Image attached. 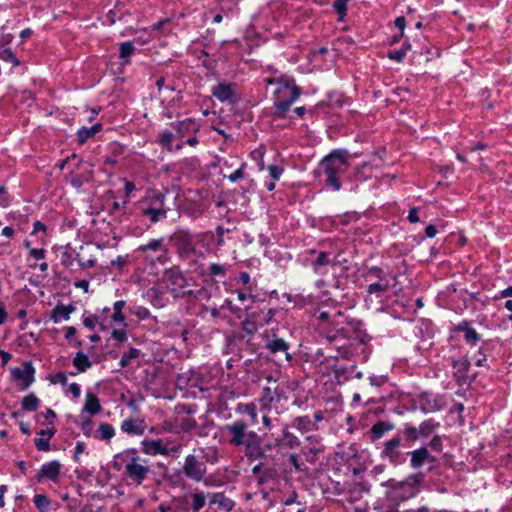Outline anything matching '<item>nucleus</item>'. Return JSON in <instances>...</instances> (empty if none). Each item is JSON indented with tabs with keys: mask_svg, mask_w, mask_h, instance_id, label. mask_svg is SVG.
Segmentation results:
<instances>
[{
	"mask_svg": "<svg viewBox=\"0 0 512 512\" xmlns=\"http://www.w3.org/2000/svg\"><path fill=\"white\" fill-rule=\"evenodd\" d=\"M140 213L143 217L148 218L152 224L167 217L168 210L165 208V195L162 193L148 196L140 202Z\"/></svg>",
	"mask_w": 512,
	"mask_h": 512,
	"instance_id": "obj_7",
	"label": "nucleus"
},
{
	"mask_svg": "<svg viewBox=\"0 0 512 512\" xmlns=\"http://www.w3.org/2000/svg\"><path fill=\"white\" fill-rule=\"evenodd\" d=\"M329 325L333 326V329L326 333V339L330 342L335 341L338 337H345L346 330L343 327H338V323L334 321L330 322Z\"/></svg>",
	"mask_w": 512,
	"mask_h": 512,
	"instance_id": "obj_49",
	"label": "nucleus"
},
{
	"mask_svg": "<svg viewBox=\"0 0 512 512\" xmlns=\"http://www.w3.org/2000/svg\"><path fill=\"white\" fill-rule=\"evenodd\" d=\"M191 499L193 512H199L205 506L206 496L203 492L197 491L191 494Z\"/></svg>",
	"mask_w": 512,
	"mask_h": 512,
	"instance_id": "obj_46",
	"label": "nucleus"
},
{
	"mask_svg": "<svg viewBox=\"0 0 512 512\" xmlns=\"http://www.w3.org/2000/svg\"><path fill=\"white\" fill-rule=\"evenodd\" d=\"M395 425L388 421H378L370 429V438L373 442L380 440L384 435L394 430Z\"/></svg>",
	"mask_w": 512,
	"mask_h": 512,
	"instance_id": "obj_30",
	"label": "nucleus"
},
{
	"mask_svg": "<svg viewBox=\"0 0 512 512\" xmlns=\"http://www.w3.org/2000/svg\"><path fill=\"white\" fill-rule=\"evenodd\" d=\"M319 168L325 177L326 186L333 191H339L342 187L341 177L349 168L348 151L333 150L320 161Z\"/></svg>",
	"mask_w": 512,
	"mask_h": 512,
	"instance_id": "obj_4",
	"label": "nucleus"
},
{
	"mask_svg": "<svg viewBox=\"0 0 512 512\" xmlns=\"http://www.w3.org/2000/svg\"><path fill=\"white\" fill-rule=\"evenodd\" d=\"M83 324L86 328L94 330L98 325L102 330L108 329V320L102 315H89L84 317Z\"/></svg>",
	"mask_w": 512,
	"mask_h": 512,
	"instance_id": "obj_36",
	"label": "nucleus"
},
{
	"mask_svg": "<svg viewBox=\"0 0 512 512\" xmlns=\"http://www.w3.org/2000/svg\"><path fill=\"white\" fill-rule=\"evenodd\" d=\"M245 168L246 163H241L240 167L228 176L229 181L235 183L238 180L242 179L244 177Z\"/></svg>",
	"mask_w": 512,
	"mask_h": 512,
	"instance_id": "obj_58",
	"label": "nucleus"
},
{
	"mask_svg": "<svg viewBox=\"0 0 512 512\" xmlns=\"http://www.w3.org/2000/svg\"><path fill=\"white\" fill-rule=\"evenodd\" d=\"M276 441L278 444L291 449L300 446L299 438L293 433H291L287 427L283 429L281 437L278 438Z\"/></svg>",
	"mask_w": 512,
	"mask_h": 512,
	"instance_id": "obj_38",
	"label": "nucleus"
},
{
	"mask_svg": "<svg viewBox=\"0 0 512 512\" xmlns=\"http://www.w3.org/2000/svg\"><path fill=\"white\" fill-rule=\"evenodd\" d=\"M142 451L148 455H169L170 451L166 445L163 444L161 439L148 440L145 439L141 442Z\"/></svg>",
	"mask_w": 512,
	"mask_h": 512,
	"instance_id": "obj_23",
	"label": "nucleus"
},
{
	"mask_svg": "<svg viewBox=\"0 0 512 512\" xmlns=\"http://www.w3.org/2000/svg\"><path fill=\"white\" fill-rule=\"evenodd\" d=\"M349 0H335L333 3V8L335 12L339 15V19L343 20L347 14V3Z\"/></svg>",
	"mask_w": 512,
	"mask_h": 512,
	"instance_id": "obj_55",
	"label": "nucleus"
},
{
	"mask_svg": "<svg viewBox=\"0 0 512 512\" xmlns=\"http://www.w3.org/2000/svg\"><path fill=\"white\" fill-rule=\"evenodd\" d=\"M171 240L180 257L190 258L197 255L198 248L203 242V235L186 230H178L172 235Z\"/></svg>",
	"mask_w": 512,
	"mask_h": 512,
	"instance_id": "obj_6",
	"label": "nucleus"
},
{
	"mask_svg": "<svg viewBox=\"0 0 512 512\" xmlns=\"http://www.w3.org/2000/svg\"><path fill=\"white\" fill-rule=\"evenodd\" d=\"M311 254H316V258L312 261L311 267L315 274L317 275H325L327 273V270L324 269V266H334L335 263L333 259L330 256V253L321 251L317 252L316 250H311Z\"/></svg>",
	"mask_w": 512,
	"mask_h": 512,
	"instance_id": "obj_21",
	"label": "nucleus"
},
{
	"mask_svg": "<svg viewBox=\"0 0 512 512\" xmlns=\"http://www.w3.org/2000/svg\"><path fill=\"white\" fill-rule=\"evenodd\" d=\"M229 445L243 449L249 460H257L266 457L261 446V437L249 429V424L242 419H237L223 427Z\"/></svg>",
	"mask_w": 512,
	"mask_h": 512,
	"instance_id": "obj_1",
	"label": "nucleus"
},
{
	"mask_svg": "<svg viewBox=\"0 0 512 512\" xmlns=\"http://www.w3.org/2000/svg\"><path fill=\"white\" fill-rule=\"evenodd\" d=\"M265 348L272 354L284 352L287 361H291L292 356L288 353L289 344L283 339L275 335L266 343Z\"/></svg>",
	"mask_w": 512,
	"mask_h": 512,
	"instance_id": "obj_27",
	"label": "nucleus"
},
{
	"mask_svg": "<svg viewBox=\"0 0 512 512\" xmlns=\"http://www.w3.org/2000/svg\"><path fill=\"white\" fill-rule=\"evenodd\" d=\"M12 373L14 378L23 382L25 388L34 381L35 369L31 362H25L23 368H15Z\"/></svg>",
	"mask_w": 512,
	"mask_h": 512,
	"instance_id": "obj_24",
	"label": "nucleus"
},
{
	"mask_svg": "<svg viewBox=\"0 0 512 512\" xmlns=\"http://www.w3.org/2000/svg\"><path fill=\"white\" fill-rule=\"evenodd\" d=\"M125 322V316L123 312H117L111 310L110 319L108 320V328L114 324H121L124 325Z\"/></svg>",
	"mask_w": 512,
	"mask_h": 512,
	"instance_id": "obj_56",
	"label": "nucleus"
},
{
	"mask_svg": "<svg viewBox=\"0 0 512 512\" xmlns=\"http://www.w3.org/2000/svg\"><path fill=\"white\" fill-rule=\"evenodd\" d=\"M61 464L57 460H52L44 463L37 474L38 481L50 480L57 482L60 475Z\"/></svg>",
	"mask_w": 512,
	"mask_h": 512,
	"instance_id": "obj_18",
	"label": "nucleus"
},
{
	"mask_svg": "<svg viewBox=\"0 0 512 512\" xmlns=\"http://www.w3.org/2000/svg\"><path fill=\"white\" fill-rule=\"evenodd\" d=\"M283 393V389H280L278 386L272 389L271 387H265L262 391L261 397H259L258 402H274L276 398H280Z\"/></svg>",
	"mask_w": 512,
	"mask_h": 512,
	"instance_id": "obj_41",
	"label": "nucleus"
},
{
	"mask_svg": "<svg viewBox=\"0 0 512 512\" xmlns=\"http://www.w3.org/2000/svg\"><path fill=\"white\" fill-rule=\"evenodd\" d=\"M210 503L216 504L218 507L224 511H231L234 508V501L225 496L222 492L213 493L210 495Z\"/></svg>",
	"mask_w": 512,
	"mask_h": 512,
	"instance_id": "obj_32",
	"label": "nucleus"
},
{
	"mask_svg": "<svg viewBox=\"0 0 512 512\" xmlns=\"http://www.w3.org/2000/svg\"><path fill=\"white\" fill-rule=\"evenodd\" d=\"M236 294H237V298L239 301L241 302H244L246 301L247 299H254V295H252L251 293V288L250 287H247L245 289H238L236 291Z\"/></svg>",
	"mask_w": 512,
	"mask_h": 512,
	"instance_id": "obj_62",
	"label": "nucleus"
},
{
	"mask_svg": "<svg viewBox=\"0 0 512 512\" xmlns=\"http://www.w3.org/2000/svg\"><path fill=\"white\" fill-rule=\"evenodd\" d=\"M245 310L250 311L252 313V317L255 319V322H258V325H260V327L270 325L273 321L274 316L277 313L276 309L267 306L256 308L247 307Z\"/></svg>",
	"mask_w": 512,
	"mask_h": 512,
	"instance_id": "obj_17",
	"label": "nucleus"
},
{
	"mask_svg": "<svg viewBox=\"0 0 512 512\" xmlns=\"http://www.w3.org/2000/svg\"><path fill=\"white\" fill-rule=\"evenodd\" d=\"M175 133L172 131L165 129L162 132H160L157 136V142L160 146L165 148L169 152H174V145L173 141L176 139Z\"/></svg>",
	"mask_w": 512,
	"mask_h": 512,
	"instance_id": "obj_37",
	"label": "nucleus"
},
{
	"mask_svg": "<svg viewBox=\"0 0 512 512\" xmlns=\"http://www.w3.org/2000/svg\"><path fill=\"white\" fill-rule=\"evenodd\" d=\"M371 276L376 277L378 281L368 285L366 290L368 294L379 295L380 293L385 292L389 289V279L384 275V272L381 268L376 266L371 267L368 271V277Z\"/></svg>",
	"mask_w": 512,
	"mask_h": 512,
	"instance_id": "obj_13",
	"label": "nucleus"
},
{
	"mask_svg": "<svg viewBox=\"0 0 512 512\" xmlns=\"http://www.w3.org/2000/svg\"><path fill=\"white\" fill-rule=\"evenodd\" d=\"M102 124L101 123H96L94 125H92L91 127H81L78 131H77V141L79 144H84L88 139L92 138L93 136H95L98 132H100L102 130Z\"/></svg>",
	"mask_w": 512,
	"mask_h": 512,
	"instance_id": "obj_34",
	"label": "nucleus"
},
{
	"mask_svg": "<svg viewBox=\"0 0 512 512\" xmlns=\"http://www.w3.org/2000/svg\"><path fill=\"white\" fill-rule=\"evenodd\" d=\"M33 502L35 507L40 512H47L50 508L51 501L49 498L44 494H36L33 498Z\"/></svg>",
	"mask_w": 512,
	"mask_h": 512,
	"instance_id": "obj_45",
	"label": "nucleus"
},
{
	"mask_svg": "<svg viewBox=\"0 0 512 512\" xmlns=\"http://www.w3.org/2000/svg\"><path fill=\"white\" fill-rule=\"evenodd\" d=\"M115 436V429L109 423H101L93 433V438L97 440L110 441Z\"/></svg>",
	"mask_w": 512,
	"mask_h": 512,
	"instance_id": "obj_35",
	"label": "nucleus"
},
{
	"mask_svg": "<svg viewBox=\"0 0 512 512\" xmlns=\"http://www.w3.org/2000/svg\"><path fill=\"white\" fill-rule=\"evenodd\" d=\"M139 355H140L139 349H137V348H130L127 353H124L121 356V359H120V362H119L120 366L122 368L127 367L130 364V362L133 359L138 358Z\"/></svg>",
	"mask_w": 512,
	"mask_h": 512,
	"instance_id": "obj_51",
	"label": "nucleus"
},
{
	"mask_svg": "<svg viewBox=\"0 0 512 512\" xmlns=\"http://www.w3.org/2000/svg\"><path fill=\"white\" fill-rule=\"evenodd\" d=\"M56 429L50 427L42 429L38 432L39 438L34 440L35 447L38 451L47 452L50 450V440L55 435Z\"/></svg>",
	"mask_w": 512,
	"mask_h": 512,
	"instance_id": "obj_26",
	"label": "nucleus"
},
{
	"mask_svg": "<svg viewBox=\"0 0 512 512\" xmlns=\"http://www.w3.org/2000/svg\"><path fill=\"white\" fill-rule=\"evenodd\" d=\"M72 363L78 372H85L92 366V362L89 360L88 356L81 351L75 354Z\"/></svg>",
	"mask_w": 512,
	"mask_h": 512,
	"instance_id": "obj_40",
	"label": "nucleus"
},
{
	"mask_svg": "<svg viewBox=\"0 0 512 512\" xmlns=\"http://www.w3.org/2000/svg\"><path fill=\"white\" fill-rule=\"evenodd\" d=\"M75 309V306H73L72 304H57L51 311L50 319L54 323H58L62 320H69L71 313L74 312Z\"/></svg>",
	"mask_w": 512,
	"mask_h": 512,
	"instance_id": "obj_29",
	"label": "nucleus"
},
{
	"mask_svg": "<svg viewBox=\"0 0 512 512\" xmlns=\"http://www.w3.org/2000/svg\"><path fill=\"white\" fill-rule=\"evenodd\" d=\"M235 412L242 415H247L250 418V425L255 426L258 424L257 405L254 402L238 403L235 407Z\"/></svg>",
	"mask_w": 512,
	"mask_h": 512,
	"instance_id": "obj_28",
	"label": "nucleus"
},
{
	"mask_svg": "<svg viewBox=\"0 0 512 512\" xmlns=\"http://www.w3.org/2000/svg\"><path fill=\"white\" fill-rule=\"evenodd\" d=\"M455 331L463 333L464 341L467 345L476 346L481 340V335L471 326L469 321L464 320L458 323Z\"/></svg>",
	"mask_w": 512,
	"mask_h": 512,
	"instance_id": "obj_22",
	"label": "nucleus"
},
{
	"mask_svg": "<svg viewBox=\"0 0 512 512\" xmlns=\"http://www.w3.org/2000/svg\"><path fill=\"white\" fill-rule=\"evenodd\" d=\"M293 427L302 434L318 429L317 425H315V421H312V419L307 415L294 418Z\"/></svg>",
	"mask_w": 512,
	"mask_h": 512,
	"instance_id": "obj_31",
	"label": "nucleus"
},
{
	"mask_svg": "<svg viewBox=\"0 0 512 512\" xmlns=\"http://www.w3.org/2000/svg\"><path fill=\"white\" fill-rule=\"evenodd\" d=\"M267 84L276 86L273 92L274 107L277 116L283 118L301 95V89L297 86L294 77L287 74L267 79Z\"/></svg>",
	"mask_w": 512,
	"mask_h": 512,
	"instance_id": "obj_3",
	"label": "nucleus"
},
{
	"mask_svg": "<svg viewBox=\"0 0 512 512\" xmlns=\"http://www.w3.org/2000/svg\"><path fill=\"white\" fill-rule=\"evenodd\" d=\"M236 84L220 82L211 89L212 95L220 102L233 103L236 99Z\"/></svg>",
	"mask_w": 512,
	"mask_h": 512,
	"instance_id": "obj_15",
	"label": "nucleus"
},
{
	"mask_svg": "<svg viewBox=\"0 0 512 512\" xmlns=\"http://www.w3.org/2000/svg\"><path fill=\"white\" fill-rule=\"evenodd\" d=\"M402 438L395 435L383 444V449L380 452V457L387 460L392 465H402L408 458L407 452L401 450Z\"/></svg>",
	"mask_w": 512,
	"mask_h": 512,
	"instance_id": "obj_10",
	"label": "nucleus"
},
{
	"mask_svg": "<svg viewBox=\"0 0 512 512\" xmlns=\"http://www.w3.org/2000/svg\"><path fill=\"white\" fill-rule=\"evenodd\" d=\"M68 182L75 188L79 189L82 187L83 185V181H82V178L78 175V174H75V173H71L69 176H68Z\"/></svg>",
	"mask_w": 512,
	"mask_h": 512,
	"instance_id": "obj_64",
	"label": "nucleus"
},
{
	"mask_svg": "<svg viewBox=\"0 0 512 512\" xmlns=\"http://www.w3.org/2000/svg\"><path fill=\"white\" fill-rule=\"evenodd\" d=\"M183 473L187 478L200 482L206 474V465L195 455L189 454L184 459Z\"/></svg>",
	"mask_w": 512,
	"mask_h": 512,
	"instance_id": "obj_11",
	"label": "nucleus"
},
{
	"mask_svg": "<svg viewBox=\"0 0 512 512\" xmlns=\"http://www.w3.org/2000/svg\"><path fill=\"white\" fill-rule=\"evenodd\" d=\"M407 454L410 457V466L414 470L422 468L425 464L434 466L437 461V458L430 453L427 446H421L415 450L408 451Z\"/></svg>",
	"mask_w": 512,
	"mask_h": 512,
	"instance_id": "obj_12",
	"label": "nucleus"
},
{
	"mask_svg": "<svg viewBox=\"0 0 512 512\" xmlns=\"http://www.w3.org/2000/svg\"><path fill=\"white\" fill-rule=\"evenodd\" d=\"M171 283V290L176 296H184L192 294V290L188 289L189 285L187 279L178 271H172L168 276Z\"/></svg>",
	"mask_w": 512,
	"mask_h": 512,
	"instance_id": "obj_19",
	"label": "nucleus"
},
{
	"mask_svg": "<svg viewBox=\"0 0 512 512\" xmlns=\"http://www.w3.org/2000/svg\"><path fill=\"white\" fill-rule=\"evenodd\" d=\"M247 312L246 319L242 322V328L245 332L249 334H254L260 325H258V322H255V319L252 317V313L250 311Z\"/></svg>",
	"mask_w": 512,
	"mask_h": 512,
	"instance_id": "obj_48",
	"label": "nucleus"
},
{
	"mask_svg": "<svg viewBox=\"0 0 512 512\" xmlns=\"http://www.w3.org/2000/svg\"><path fill=\"white\" fill-rule=\"evenodd\" d=\"M228 269V264L211 263L207 268V274L211 277L225 278Z\"/></svg>",
	"mask_w": 512,
	"mask_h": 512,
	"instance_id": "obj_42",
	"label": "nucleus"
},
{
	"mask_svg": "<svg viewBox=\"0 0 512 512\" xmlns=\"http://www.w3.org/2000/svg\"><path fill=\"white\" fill-rule=\"evenodd\" d=\"M36 418L37 420H40L41 418L47 420L49 422V424H52V421L53 419L56 418V413L50 409V408H47L44 412H40L36 415Z\"/></svg>",
	"mask_w": 512,
	"mask_h": 512,
	"instance_id": "obj_63",
	"label": "nucleus"
},
{
	"mask_svg": "<svg viewBox=\"0 0 512 512\" xmlns=\"http://www.w3.org/2000/svg\"><path fill=\"white\" fill-rule=\"evenodd\" d=\"M409 48H410V45H407L406 48L389 51L387 56L390 60L400 63L404 60L407 50Z\"/></svg>",
	"mask_w": 512,
	"mask_h": 512,
	"instance_id": "obj_54",
	"label": "nucleus"
},
{
	"mask_svg": "<svg viewBox=\"0 0 512 512\" xmlns=\"http://www.w3.org/2000/svg\"><path fill=\"white\" fill-rule=\"evenodd\" d=\"M114 469L121 471L131 484L140 486L151 473L149 460L143 458L136 449H126L114 456Z\"/></svg>",
	"mask_w": 512,
	"mask_h": 512,
	"instance_id": "obj_2",
	"label": "nucleus"
},
{
	"mask_svg": "<svg viewBox=\"0 0 512 512\" xmlns=\"http://www.w3.org/2000/svg\"><path fill=\"white\" fill-rule=\"evenodd\" d=\"M443 438L444 436L441 435H435L429 443L424 444L423 446H427V449L429 448L437 453H441L443 451Z\"/></svg>",
	"mask_w": 512,
	"mask_h": 512,
	"instance_id": "obj_52",
	"label": "nucleus"
},
{
	"mask_svg": "<svg viewBox=\"0 0 512 512\" xmlns=\"http://www.w3.org/2000/svg\"><path fill=\"white\" fill-rule=\"evenodd\" d=\"M403 434L408 441L415 442L420 439L418 428L410 424H405Z\"/></svg>",
	"mask_w": 512,
	"mask_h": 512,
	"instance_id": "obj_53",
	"label": "nucleus"
},
{
	"mask_svg": "<svg viewBox=\"0 0 512 512\" xmlns=\"http://www.w3.org/2000/svg\"><path fill=\"white\" fill-rule=\"evenodd\" d=\"M60 263L70 271L76 272L94 267L96 265V258L92 255L86 258L81 252H77L70 245H67L61 252Z\"/></svg>",
	"mask_w": 512,
	"mask_h": 512,
	"instance_id": "obj_8",
	"label": "nucleus"
},
{
	"mask_svg": "<svg viewBox=\"0 0 512 512\" xmlns=\"http://www.w3.org/2000/svg\"><path fill=\"white\" fill-rule=\"evenodd\" d=\"M138 251L147 253V257H150V252H160V255L157 256V260L164 264L167 261V249L164 247L163 238L152 239L147 244L141 245L138 248Z\"/></svg>",
	"mask_w": 512,
	"mask_h": 512,
	"instance_id": "obj_20",
	"label": "nucleus"
},
{
	"mask_svg": "<svg viewBox=\"0 0 512 512\" xmlns=\"http://www.w3.org/2000/svg\"><path fill=\"white\" fill-rule=\"evenodd\" d=\"M83 411L95 415L101 411V404L96 394L88 391L85 396Z\"/></svg>",
	"mask_w": 512,
	"mask_h": 512,
	"instance_id": "obj_33",
	"label": "nucleus"
},
{
	"mask_svg": "<svg viewBox=\"0 0 512 512\" xmlns=\"http://www.w3.org/2000/svg\"><path fill=\"white\" fill-rule=\"evenodd\" d=\"M121 431L128 435H142L145 431L144 420L127 418L121 423Z\"/></svg>",
	"mask_w": 512,
	"mask_h": 512,
	"instance_id": "obj_25",
	"label": "nucleus"
},
{
	"mask_svg": "<svg viewBox=\"0 0 512 512\" xmlns=\"http://www.w3.org/2000/svg\"><path fill=\"white\" fill-rule=\"evenodd\" d=\"M439 427H440V423L435 421L434 419H427V420L421 422L420 425L417 427L420 439L421 438H428Z\"/></svg>",
	"mask_w": 512,
	"mask_h": 512,
	"instance_id": "obj_39",
	"label": "nucleus"
},
{
	"mask_svg": "<svg viewBox=\"0 0 512 512\" xmlns=\"http://www.w3.org/2000/svg\"><path fill=\"white\" fill-rule=\"evenodd\" d=\"M39 402V399L34 394H29L22 399L21 404L24 410L32 412L38 409Z\"/></svg>",
	"mask_w": 512,
	"mask_h": 512,
	"instance_id": "obj_47",
	"label": "nucleus"
},
{
	"mask_svg": "<svg viewBox=\"0 0 512 512\" xmlns=\"http://www.w3.org/2000/svg\"><path fill=\"white\" fill-rule=\"evenodd\" d=\"M267 170L269 172V176L274 181H278L284 172V168L278 165H269Z\"/></svg>",
	"mask_w": 512,
	"mask_h": 512,
	"instance_id": "obj_57",
	"label": "nucleus"
},
{
	"mask_svg": "<svg viewBox=\"0 0 512 512\" xmlns=\"http://www.w3.org/2000/svg\"><path fill=\"white\" fill-rule=\"evenodd\" d=\"M0 59L4 62L11 63L15 67L20 65V61L10 47H0Z\"/></svg>",
	"mask_w": 512,
	"mask_h": 512,
	"instance_id": "obj_44",
	"label": "nucleus"
},
{
	"mask_svg": "<svg viewBox=\"0 0 512 512\" xmlns=\"http://www.w3.org/2000/svg\"><path fill=\"white\" fill-rule=\"evenodd\" d=\"M178 139L182 140L190 134H196L200 130V124L193 118H185L170 124Z\"/></svg>",
	"mask_w": 512,
	"mask_h": 512,
	"instance_id": "obj_14",
	"label": "nucleus"
},
{
	"mask_svg": "<svg viewBox=\"0 0 512 512\" xmlns=\"http://www.w3.org/2000/svg\"><path fill=\"white\" fill-rule=\"evenodd\" d=\"M178 384L189 388H198L201 392L208 391L213 387L208 372L201 368L180 374Z\"/></svg>",
	"mask_w": 512,
	"mask_h": 512,
	"instance_id": "obj_9",
	"label": "nucleus"
},
{
	"mask_svg": "<svg viewBox=\"0 0 512 512\" xmlns=\"http://www.w3.org/2000/svg\"><path fill=\"white\" fill-rule=\"evenodd\" d=\"M424 480L422 473L409 475L403 481L389 480L386 482L388 487L386 496L390 503L398 505L418 495L420 486Z\"/></svg>",
	"mask_w": 512,
	"mask_h": 512,
	"instance_id": "obj_5",
	"label": "nucleus"
},
{
	"mask_svg": "<svg viewBox=\"0 0 512 512\" xmlns=\"http://www.w3.org/2000/svg\"><path fill=\"white\" fill-rule=\"evenodd\" d=\"M135 50L136 47L132 41L120 43L119 57L124 60V64H128L130 62L128 58L135 52Z\"/></svg>",
	"mask_w": 512,
	"mask_h": 512,
	"instance_id": "obj_43",
	"label": "nucleus"
},
{
	"mask_svg": "<svg viewBox=\"0 0 512 512\" xmlns=\"http://www.w3.org/2000/svg\"><path fill=\"white\" fill-rule=\"evenodd\" d=\"M178 426L181 429V431L190 432L196 430L198 424L196 420L192 417H182L178 422Z\"/></svg>",
	"mask_w": 512,
	"mask_h": 512,
	"instance_id": "obj_50",
	"label": "nucleus"
},
{
	"mask_svg": "<svg viewBox=\"0 0 512 512\" xmlns=\"http://www.w3.org/2000/svg\"><path fill=\"white\" fill-rule=\"evenodd\" d=\"M11 199L5 186H0V207L6 208L10 205Z\"/></svg>",
	"mask_w": 512,
	"mask_h": 512,
	"instance_id": "obj_61",
	"label": "nucleus"
},
{
	"mask_svg": "<svg viewBox=\"0 0 512 512\" xmlns=\"http://www.w3.org/2000/svg\"><path fill=\"white\" fill-rule=\"evenodd\" d=\"M418 403L420 410L426 414L440 411L443 408L438 396L430 392L421 393L418 398Z\"/></svg>",
	"mask_w": 512,
	"mask_h": 512,
	"instance_id": "obj_16",
	"label": "nucleus"
},
{
	"mask_svg": "<svg viewBox=\"0 0 512 512\" xmlns=\"http://www.w3.org/2000/svg\"><path fill=\"white\" fill-rule=\"evenodd\" d=\"M220 1V11L221 12H232L235 6L237 5L238 0H219Z\"/></svg>",
	"mask_w": 512,
	"mask_h": 512,
	"instance_id": "obj_60",
	"label": "nucleus"
},
{
	"mask_svg": "<svg viewBox=\"0 0 512 512\" xmlns=\"http://www.w3.org/2000/svg\"><path fill=\"white\" fill-rule=\"evenodd\" d=\"M81 430L83 434L87 437H93V422L90 419H85L81 423Z\"/></svg>",
	"mask_w": 512,
	"mask_h": 512,
	"instance_id": "obj_59",
	"label": "nucleus"
}]
</instances>
